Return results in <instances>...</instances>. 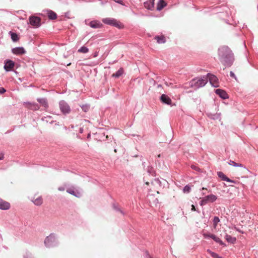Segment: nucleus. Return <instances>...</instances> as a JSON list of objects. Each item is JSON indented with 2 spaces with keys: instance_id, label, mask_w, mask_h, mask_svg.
I'll return each mask as SVG.
<instances>
[{
  "instance_id": "nucleus-57",
  "label": "nucleus",
  "mask_w": 258,
  "mask_h": 258,
  "mask_svg": "<svg viewBox=\"0 0 258 258\" xmlns=\"http://www.w3.org/2000/svg\"><path fill=\"white\" fill-rule=\"evenodd\" d=\"M149 16L153 17H157V16H154V15H153L152 14L150 15Z\"/></svg>"
},
{
  "instance_id": "nucleus-35",
  "label": "nucleus",
  "mask_w": 258,
  "mask_h": 258,
  "mask_svg": "<svg viewBox=\"0 0 258 258\" xmlns=\"http://www.w3.org/2000/svg\"><path fill=\"white\" fill-rule=\"evenodd\" d=\"M51 118H52L51 116H47V117H45L44 118H43L42 119L43 121H45L47 123H49L50 124H52V123H53L54 122V121L52 120H51Z\"/></svg>"
},
{
  "instance_id": "nucleus-18",
  "label": "nucleus",
  "mask_w": 258,
  "mask_h": 258,
  "mask_svg": "<svg viewBox=\"0 0 258 258\" xmlns=\"http://www.w3.org/2000/svg\"><path fill=\"white\" fill-rule=\"evenodd\" d=\"M67 192L77 198H80L81 196V193L74 188H69L67 189Z\"/></svg>"
},
{
  "instance_id": "nucleus-45",
  "label": "nucleus",
  "mask_w": 258,
  "mask_h": 258,
  "mask_svg": "<svg viewBox=\"0 0 258 258\" xmlns=\"http://www.w3.org/2000/svg\"><path fill=\"white\" fill-rule=\"evenodd\" d=\"M150 83H152L153 85H155L156 84V81H155L153 79H151L150 80Z\"/></svg>"
},
{
  "instance_id": "nucleus-55",
  "label": "nucleus",
  "mask_w": 258,
  "mask_h": 258,
  "mask_svg": "<svg viewBox=\"0 0 258 258\" xmlns=\"http://www.w3.org/2000/svg\"><path fill=\"white\" fill-rule=\"evenodd\" d=\"M157 88H162V86L161 84H158L157 85Z\"/></svg>"
},
{
  "instance_id": "nucleus-26",
  "label": "nucleus",
  "mask_w": 258,
  "mask_h": 258,
  "mask_svg": "<svg viewBox=\"0 0 258 258\" xmlns=\"http://www.w3.org/2000/svg\"><path fill=\"white\" fill-rule=\"evenodd\" d=\"M124 73V70L122 68H119L115 73L112 75V77L115 78H119Z\"/></svg>"
},
{
  "instance_id": "nucleus-47",
  "label": "nucleus",
  "mask_w": 258,
  "mask_h": 258,
  "mask_svg": "<svg viewBox=\"0 0 258 258\" xmlns=\"http://www.w3.org/2000/svg\"><path fill=\"white\" fill-rule=\"evenodd\" d=\"M226 182L234 183H235L236 182L234 180H232L228 177V180H226Z\"/></svg>"
},
{
  "instance_id": "nucleus-44",
  "label": "nucleus",
  "mask_w": 258,
  "mask_h": 258,
  "mask_svg": "<svg viewBox=\"0 0 258 258\" xmlns=\"http://www.w3.org/2000/svg\"><path fill=\"white\" fill-rule=\"evenodd\" d=\"M191 207V210L192 211H197L198 213H200V211L196 209L195 206L194 205H192Z\"/></svg>"
},
{
  "instance_id": "nucleus-6",
  "label": "nucleus",
  "mask_w": 258,
  "mask_h": 258,
  "mask_svg": "<svg viewBox=\"0 0 258 258\" xmlns=\"http://www.w3.org/2000/svg\"><path fill=\"white\" fill-rule=\"evenodd\" d=\"M206 78L208 80L210 85L214 88H218L219 86V80L216 76L209 73L206 75Z\"/></svg>"
},
{
  "instance_id": "nucleus-32",
  "label": "nucleus",
  "mask_w": 258,
  "mask_h": 258,
  "mask_svg": "<svg viewBox=\"0 0 258 258\" xmlns=\"http://www.w3.org/2000/svg\"><path fill=\"white\" fill-rule=\"evenodd\" d=\"M88 51H89L88 48L85 46H82L78 49L79 52H81V53H86Z\"/></svg>"
},
{
  "instance_id": "nucleus-53",
  "label": "nucleus",
  "mask_w": 258,
  "mask_h": 258,
  "mask_svg": "<svg viewBox=\"0 0 258 258\" xmlns=\"http://www.w3.org/2000/svg\"><path fill=\"white\" fill-rule=\"evenodd\" d=\"M90 137H91V134L90 133L88 134V135L87 136V138L89 139V138H90Z\"/></svg>"
},
{
  "instance_id": "nucleus-31",
  "label": "nucleus",
  "mask_w": 258,
  "mask_h": 258,
  "mask_svg": "<svg viewBox=\"0 0 258 258\" xmlns=\"http://www.w3.org/2000/svg\"><path fill=\"white\" fill-rule=\"evenodd\" d=\"M32 202L36 206H40L42 204V199L41 197H39Z\"/></svg>"
},
{
  "instance_id": "nucleus-61",
  "label": "nucleus",
  "mask_w": 258,
  "mask_h": 258,
  "mask_svg": "<svg viewBox=\"0 0 258 258\" xmlns=\"http://www.w3.org/2000/svg\"><path fill=\"white\" fill-rule=\"evenodd\" d=\"M158 158H160V157H161V154H159V155H158Z\"/></svg>"
},
{
  "instance_id": "nucleus-13",
  "label": "nucleus",
  "mask_w": 258,
  "mask_h": 258,
  "mask_svg": "<svg viewBox=\"0 0 258 258\" xmlns=\"http://www.w3.org/2000/svg\"><path fill=\"white\" fill-rule=\"evenodd\" d=\"M154 6L155 0H148L144 3V7L148 10H153Z\"/></svg>"
},
{
  "instance_id": "nucleus-63",
  "label": "nucleus",
  "mask_w": 258,
  "mask_h": 258,
  "mask_svg": "<svg viewBox=\"0 0 258 258\" xmlns=\"http://www.w3.org/2000/svg\"><path fill=\"white\" fill-rule=\"evenodd\" d=\"M55 125H59V123H58V122L56 123H55Z\"/></svg>"
},
{
  "instance_id": "nucleus-62",
  "label": "nucleus",
  "mask_w": 258,
  "mask_h": 258,
  "mask_svg": "<svg viewBox=\"0 0 258 258\" xmlns=\"http://www.w3.org/2000/svg\"><path fill=\"white\" fill-rule=\"evenodd\" d=\"M114 151L116 153L117 152V150L116 149H114Z\"/></svg>"
},
{
  "instance_id": "nucleus-51",
  "label": "nucleus",
  "mask_w": 258,
  "mask_h": 258,
  "mask_svg": "<svg viewBox=\"0 0 258 258\" xmlns=\"http://www.w3.org/2000/svg\"><path fill=\"white\" fill-rule=\"evenodd\" d=\"M83 131H84V129L83 127H80L79 128V133L80 134H82L83 133Z\"/></svg>"
},
{
  "instance_id": "nucleus-54",
  "label": "nucleus",
  "mask_w": 258,
  "mask_h": 258,
  "mask_svg": "<svg viewBox=\"0 0 258 258\" xmlns=\"http://www.w3.org/2000/svg\"><path fill=\"white\" fill-rule=\"evenodd\" d=\"M4 158V154H2L0 155V160H2Z\"/></svg>"
},
{
  "instance_id": "nucleus-46",
  "label": "nucleus",
  "mask_w": 258,
  "mask_h": 258,
  "mask_svg": "<svg viewBox=\"0 0 258 258\" xmlns=\"http://www.w3.org/2000/svg\"><path fill=\"white\" fill-rule=\"evenodd\" d=\"M219 13L220 14V15H221L222 16H223V15L227 16L228 15V13L226 10H225V12H219Z\"/></svg>"
},
{
  "instance_id": "nucleus-24",
  "label": "nucleus",
  "mask_w": 258,
  "mask_h": 258,
  "mask_svg": "<svg viewBox=\"0 0 258 258\" xmlns=\"http://www.w3.org/2000/svg\"><path fill=\"white\" fill-rule=\"evenodd\" d=\"M155 39L159 44H163L166 42V38L164 35H156Z\"/></svg>"
},
{
  "instance_id": "nucleus-19",
  "label": "nucleus",
  "mask_w": 258,
  "mask_h": 258,
  "mask_svg": "<svg viewBox=\"0 0 258 258\" xmlns=\"http://www.w3.org/2000/svg\"><path fill=\"white\" fill-rule=\"evenodd\" d=\"M166 5L167 3L164 0H159L157 4V11H161Z\"/></svg>"
},
{
  "instance_id": "nucleus-30",
  "label": "nucleus",
  "mask_w": 258,
  "mask_h": 258,
  "mask_svg": "<svg viewBox=\"0 0 258 258\" xmlns=\"http://www.w3.org/2000/svg\"><path fill=\"white\" fill-rule=\"evenodd\" d=\"M80 106L85 112H88L90 108V105L89 104L80 105Z\"/></svg>"
},
{
  "instance_id": "nucleus-17",
  "label": "nucleus",
  "mask_w": 258,
  "mask_h": 258,
  "mask_svg": "<svg viewBox=\"0 0 258 258\" xmlns=\"http://www.w3.org/2000/svg\"><path fill=\"white\" fill-rule=\"evenodd\" d=\"M206 114L209 118L212 120H220L221 119V113H213L211 112H207Z\"/></svg>"
},
{
  "instance_id": "nucleus-64",
  "label": "nucleus",
  "mask_w": 258,
  "mask_h": 258,
  "mask_svg": "<svg viewBox=\"0 0 258 258\" xmlns=\"http://www.w3.org/2000/svg\"><path fill=\"white\" fill-rule=\"evenodd\" d=\"M71 128H74V126L73 125H71Z\"/></svg>"
},
{
  "instance_id": "nucleus-15",
  "label": "nucleus",
  "mask_w": 258,
  "mask_h": 258,
  "mask_svg": "<svg viewBox=\"0 0 258 258\" xmlns=\"http://www.w3.org/2000/svg\"><path fill=\"white\" fill-rule=\"evenodd\" d=\"M10 204L2 199H0V209L2 210H7L10 208Z\"/></svg>"
},
{
  "instance_id": "nucleus-27",
  "label": "nucleus",
  "mask_w": 258,
  "mask_h": 258,
  "mask_svg": "<svg viewBox=\"0 0 258 258\" xmlns=\"http://www.w3.org/2000/svg\"><path fill=\"white\" fill-rule=\"evenodd\" d=\"M112 208L116 212H119L122 215H124V212L119 207V206L116 204H112Z\"/></svg>"
},
{
  "instance_id": "nucleus-48",
  "label": "nucleus",
  "mask_w": 258,
  "mask_h": 258,
  "mask_svg": "<svg viewBox=\"0 0 258 258\" xmlns=\"http://www.w3.org/2000/svg\"><path fill=\"white\" fill-rule=\"evenodd\" d=\"M65 189V187H63V186H59L58 188V190L59 191H64Z\"/></svg>"
},
{
  "instance_id": "nucleus-3",
  "label": "nucleus",
  "mask_w": 258,
  "mask_h": 258,
  "mask_svg": "<svg viewBox=\"0 0 258 258\" xmlns=\"http://www.w3.org/2000/svg\"><path fill=\"white\" fill-rule=\"evenodd\" d=\"M44 244L45 246L48 248L58 246L59 245L58 236L54 233H50L45 238Z\"/></svg>"
},
{
  "instance_id": "nucleus-43",
  "label": "nucleus",
  "mask_w": 258,
  "mask_h": 258,
  "mask_svg": "<svg viewBox=\"0 0 258 258\" xmlns=\"http://www.w3.org/2000/svg\"><path fill=\"white\" fill-rule=\"evenodd\" d=\"M115 3L120 4L122 6H124V4L122 0H113Z\"/></svg>"
},
{
  "instance_id": "nucleus-34",
  "label": "nucleus",
  "mask_w": 258,
  "mask_h": 258,
  "mask_svg": "<svg viewBox=\"0 0 258 258\" xmlns=\"http://www.w3.org/2000/svg\"><path fill=\"white\" fill-rule=\"evenodd\" d=\"M182 191L185 194H188L191 191V186L189 184L185 185L182 189Z\"/></svg>"
},
{
  "instance_id": "nucleus-42",
  "label": "nucleus",
  "mask_w": 258,
  "mask_h": 258,
  "mask_svg": "<svg viewBox=\"0 0 258 258\" xmlns=\"http://www.w3.org/2000/svg\"><path fill=\"white\" fill-rule=\"evenodd\" d=\"M6 92V89L4 87H0V94H3Z\"/></svg>"
},
{
  "instance_id": "nucleus-1",
  "label": "nucleus",
  "mask_w": 258,
  "mask_h": 258,
  "mask_svg": "<svg viewBox=\"0 0 258 258\" xmlns=\"http://www.w3.org/2000/svg\"><path fill=\"white\" fill-rule=\"evenodd\" d=\"M218 58L221 64L225 68L231 67L235 60L234 53L226 45L220 46L218 49Z\"/></svg>"
},
{
  "instance_id": "nucleus-11",
  "label": "nucleus",
  "mask_w": 258,
  "mask_h": 258,
  "mask_svg": "<svg viewBox=\"0 0 258 258\" xmlns=\"http://www.w3.org/2000/svg\"><path fill=\"white\" fill-rule=\"evenodd\" d=\"M12 52L16 55H22L25 54L26 51L24 48L21 47H16L12 49Z\"/></svg>"
},
{
  "instance_id": "nucleus-38",
  "label": "nucleus",
  "mask_w": 258,
  "mask_h": 258,
  "mask_svg": "<svg viewBox=\"0 0 258 258\" xmlns=\"http://www.w3.org/2000/svg\"><path fill=\"white\" fill-rule=\"evenodd\" d=\"M147 172L151 175H153L155 173L154 169L152 166H148Z\"/></svg>"
},
{
  "instance_id": "nucleus-28",
  "label": "nucleus",
  "mask_w": 258,
  "mask_h": 258,
  "mask_svg": "<svg viewBox=\"0 0 258 258\" xmlns=\"http://www.w3.org/2000/svg\"><path fill=\"white\" fill-rule=\"evenodd\" d=\"M217 175L222 181H226L228 180V177L221 171L217 172Z\"/></svg>"
},
{
  "instance_id": "nucleus-49",
  "label": "nucleus",
  "mask_w": 258,
  "mask_h": 258,
  "mask_svg": "<svg viewBox=\"0 0 258 258\" xmlns=\"http://www.w3.org/2000/svg\"><path fill=\"white\" fill-rule=\"evenodd\" d=\"M235 230H236L237 231L239 232V233H242V234H243V232L242 231H241V230H240L239 229L237 228H236V227L235 228Z\"/></svg>"
},
{
  "instance_id": "nucleus-50",
  "label": "nucleus",
  "mask_w": 258,
  "mask_h": 258,
  "mask_svg": "<svg viewBox=\"0 0 258 258\" xmlns=\"http://www.w3.org/2000/svg\"><path fill=\"white\" fill-rule=\"evenodd\" d=\"M146 256L148 258H152V257L150 255V254L148 251H146Z\"/></svg>"
},
{
  "instance_id": "nucleus-39",
  "label": "nucleus",
  "mask_w": 258,
  "mask_h": 258,
  "mask_svg": "<svg viewBox=\"0 0 258 258\" xmlns=\"http://www.w3.org/2000/svg\"><path fill=\"white\" fill-rule=\"evenodd\" d=\"M23 258H35L32 253L26 252L23 256Z\"/></svg>"
},
{
  "instance_id": "nucleus-4",
  "label": "nucleus",
  "mask_w": 258,
  "mask_h": 258,
  "mask_svg": "<svg viewBox=\"0 0 258 258\" xmlns=\"http://www.w3.org/2000/svg\"><path fill=\"white\" fill-rule=\"evenodd\" d=\"M102 22L106 25L115 27L118 29L123 28L121 24L116 19L113 18H105L102 20Z\"/></svg>"
},
{
  "instance_id": "nucleus-40",
  "label": "nucleus",
  "mask_w": 258,
  "mask_h": 258,
  "mask_svg": "<svg viewBox=\"0 0 258 258\" xmlns=\"http://www.w3.org/2000/svg\"><path fill=\"white\" fill-rule=\"evenodd\" d=\"M229 75L231 78L234 79L235 80H237V77L235 74L234 73V72H233L232 71H230Z\"/></svg>"
},
{
  "instance_id": "nucleus-12",
  "label": "nucleus",
  "mask_w": 258,
  "mask_h": 258,
  "mask_svg": "<svg viewBox=\"0 0 258 258\" xmlns=\"http://www.w3.org/2000/svg\"><path fill=\"white\" fill-rule=\"evenodd\" d=\"M215 93L218 95L221 99H226L228 98V95L225 91L221 89H217L215 90Z\"/></svg>"
},
{
  "instance_id": "nucleus-23",
  "label": "nucleus",
  "mask_w": 258,
  "mask_h": 258,
  "mask_svg": "<svg viewBox=\"0 0 258 258\" xmlns=\"http://www.w3.org/2000/svg\"><path fill=\"white\" fill-rule=\"evenodd\" d=\"M225 238L226 240L230 243L234 244L236 241V238L235 237H232L231 235H229L226 234L225 236Z\"/></svg>"
},
{
  "instance_id": "nucleus-7",
  "label": "nucleus",
  "mask_w": 258,
  "mask_h": 258,
  "mask_svg": "<svg viewBox=\"0 0 258 258\" xmlns=\"http://www.w3.org/2000/svg\"><path fill=\"white\" fill-rule=\"evenodd\" d=\"M204 238L206 239H208L209 238H212L213 239L214 241H215L216 243L219 244L221 246H222L223 247L226 246V244L225 243H224L222 240H221L219 238H218L217 236H216L214 234H211L208 232H203L202 234Z\"/></svg>"
},
{
  "instance_id": "nucleus-21",
  "label": "nucleus",
  "mask_w": 258,
  "mask_h": 258,
  "mask_svg": "<svg viewBox=\"0 0 258 258\" xmlns=\"http://www.w3.org/2000/svg\"><path fill=\"white\" fill-rule=\"evenodd\" d=\"M37 101L44 108L48 107V103L46 98H38Z\"/></svg>"
},
{
  "instance_id": "nucleus-37",
  "label": "nucleus",
  "mask_w": 258,
  "mask_h": 258,
  "mask_svg": "<svg viewBox=\"0 0 258 258\" xmlns=\"http://www.w3.org/2000/svg\"><path fill=\"white\" fill-rule=\"evenodd\" d=\"M208 203V202L207 200H206V198H205V197H204L200 201L199 204H200V206H203L206 205Z\"/></svg>"
},
{
  "instance_id": "nucleus-2",
  "label": "nucleus",
  "mask_w": 258,
  "mask_h": 258,
  "mask_svg": "<svg viewBox=\"0 0 258 258\" xmlns=\"http://www.w3.org/2000/svg\"><path fill=\"white\" fill-rule=\"evenodd\" d=\"M206 77V76L204 75L200 77L193 78L189 82L190 87L193 88L195 90H197L200 88L204 87L208 82Z\"/></svg>"
},
{
  "instance_id": "nucleus-8",
  "label": "nucleus",
  "mask_w": 258,
  "mask_h": 258,
  "mask_svg": "<svg viewBox=\"0 0 258 258\" xmlns=\"http://www.w3.org/2000/svg\"><path fill=\"white\" fill-rule=\"evenodd\" d=\"M59 109L64 115L69 114L71 111V109L68 103L64 100H61L59 102Z\"/></svg>"
},
{
  "instance_id": "nucleus-10",
  "label": "nucleus",
  "mask_w": 258,
  "mask_h": 258,
  "mask_svg": "<svg viewBox=\"0 0 258 258\" xmlns=\"http://www.w3.org/2000/svg\"><path fill=\"white\" fill-rule=\"evenodd\" d=\"M43 12L45 13L50 20H54L57 19V14L50 9H45L43 11Z\"/></svg>"
},
{
  "instance_id": "nucleus-33",
  "label": "nucleus",
  "mask_w": 258,
  "mask_h": 258,
  "mask_svg": "<svg viewBox=\"0 0 258 258\" xmlns=\"http://www.w3.org/2000/svg\"><path fill=\"white\" fill-rule=\"evenodd\" d=\"M228 164L234 167H243V165L242 164L236 163L234 161L231 160L229 161Z\"/></svg>"
},
{
  "instance_id": "nucleus-29",
  "label": "nucleus",
  "mask_w": 258,
  "mask_h": 258,
  "mask_svg": "<svg viewBox=\"0 0 258 258\" xmlns=\"http://www.w3.org/2000/svg\"><path fill=\"white\" fill-rule=\"evenodd\" d=\"M207 252L210 254L211 256L213 258H224L221 256H220L218 253L211 251L210 249H207Z\"/></svg>"
},
{
  "instance_id": "nucleus-16",
  "label": "nucleus",
  "mask_w": 258,
  "mask_h": 258,
  "mask_svg": "<svg viewBox=\"0 0 258 258\" xmlns=\"http://www.w3.org/2000/svg\"><path fill=\"white\" fill-rule=\"evenodd\" d=\"M88 25L90 27L94 29L100 28L102 26V23L97 20H93L90 21Z\"/></svg>"
},
{
  "instance_id": "nucleus-52",
  "label": "nucleus",
  "mask_w": 258,
  "mask_h": 258,
  "mask_svg": "<svg viewBox=\"0 0 258 258\" xmlns=\"http://www.w3.org/2000/svg\"><path fill=\"white\" fill-rule=\"evenodd\" d=\"M69 12H66V13H65L64 16H65L66 17H67V18H69Z\"/></svg>"
},
{
  "instance_id": "nucleus-56",
  "label": "nucleus",
  "mask_w": 258,
  "mask_h": 258,
  "mask_svg": "<svg viewBox=\"0 0 258 258\" xmlns=\"http://www.w3.org/2000/svg\"><path fill=\"white\" fill-rule=\"evenodd\" d=\"M37 14H38V15H39V16H43V14L42 13H38Z\"/></svg>"
},
{
  "instance_id": "nucleus-59",
  "label": "nucleus",
  "mask_w": 258,
  "mask_h": 258,
  "mask_svg": "<svg viewBox=\"0 0 258 258\" xmlns=\"http://www.w3.org/2000/svg\"><path fill=\"white\" fill-rule=\"evenodd\" d=\"M202 195H203V196H204V195H206V193H205V192H203L202 193Z\"/></svg>"
},
{
  "instance_id": "nucleus-41",
  "label": "nucleus",
  "mask_w": 258,
  "mask_h": 258,
  "mask_svg": "<svg viewBox=\"0 0 258 258\" xmlns=\"http://www.w3.org/2000/svg\"><path fill=\"white\" fill-rule=\"evenodd\" d=\"M191 168L192 169H193V170H196V171H199L200 170V168L198 166L195 165H191Z\"/></svg>"
},
{
  "instance_id": "nucleus-36",
  "label": "nucleus",
  "mask_w": 258,
  "mask_h": 258,
  "mask_svg": "<svg viewBox=\"0 0 258 258\" xmlns=\"http://www.w3.org/2000/svg\"><path fill=\"white\" fill-rule=\"evenodd\" d=\"M220 220L218 217L214 216L213 220V225L214 227H216L218 223L220 222Z\"/></svg>"
},
{
  "instance_id": "nucleus-60",
  "label": "nucleus",
  "mask_w": 258,
  "mask_h": 258,
  "mask_svg": "<svg viewBox=\"0 0 258 258\" xmlns=\"http://www.w3.org/2000/svg\"><path fill=\"white\" fill-rule=\"evenodd\" d=\"M165 84L166 86H169V85L168 84V83L166 82L165 83Z\"/></svg>"
},
{
  "instance_id": "nucleus-25",
  "label": "nucleus",
  "mask_w": 258,
  "mask_h": 258,
  "mask_svg": "<svg viewBox=\"0 0 258 258\" xmlns=\"http://www.w3.org/2000/svg\"><path fill=\"white\" fill-rule=\"evenodd\" d=\"M208 202L213 203L216 201L217 197L216 195L213 194L208 195L205 196Z\"/></svg>"
},
{
  "instance_id": "nucleus-14",
  "label": "nucleus",
  "mask_w": 258,
  "mask_h": 258,
  "mask_svg": "<svg viewBox=\"0 0 258 258\" xmlns=\"http://www.w3.org/2000/svg\"><path fill=\"white\" fill-rule=\"evenodd\" d=\"M161 102L165 104L171 105L172 100L171 98L165 94H163L160 97Z\"/></svg>"
},
{
  "instance_id": "nucleus-5",
  "label": "nucleus",
  "mask_w": 258,
  "mask_h": 258,
  "mask_svg": "<svg viewBox=\"0 0 258 258\" xmlns=\"http://www.w3.org/2000/svg\"><path fill=\"white\" fill-rule=\"evenodd\" d=\"M28 24H30L33 28H38L41 26V18L34 15H32L29 17Z\"/></svg>"
},
{
  "instance_id": "nucleus-9",
  "label": "nucleus",
  "mask_w": 258,
  "mask_h": 258,
  "mask_svg": "<svg viewBox=\"0 0 258 258\" xmlns=\"http://www.w3.org/2000/svg\"><path fill=\"white\" fill-rule=\"evenodd\" d=\"M15 64V63L13 60L10 59H6L4 62V70L7 72L12 71Z\"/></svg>"
},
{
  "instance_id": "nucleus-58",
  "label": "nucleus",
  "mask_w": 258,
  "mask_h": 258,
  "mask_svg": "<svg viewBox=\"0 0 258 258\" xmlns=\"http://www.w3.org/2000/svg\"><path fill=\"white\" fill-rule=\"evenodd\" d=\"M205 189H207L205 187H202L201 190H205Z\"/></svg>"
},
{
  "instance_id": "nucleus-22",
  "label": "nucleus",
  "mask_w": 258,
  "mask_h": 258,
  "mask_svg": "<svg viewBox=\"0 0 258 258\" xmlns=\"http://www.w3.org/2000/svg\"><path fill=\"white\" fill-rule=\"evenodd\" d=\"M154 182L160 187H164L165 183L167 182L163 178L160 179L159 178H156L154 179Z\"/></svg>"
},
{
  "instance_id": "nucleus-20",
  "label": "nucleus",
  "mask_w": 258,
  "mask_h": 258,
  "mask_svg": "<svg viewBox=\"0 0 258 258\" xmlns=\"http://www.w3.org/2000/svg\"><path fill=\"white\" fill-rule=\"evenodd\" d=\"M9 34L11 36V38L13 42H16L19 40L20 37L17 33L10 31L9 32Z\"/></svg>"
}]
</instances>
